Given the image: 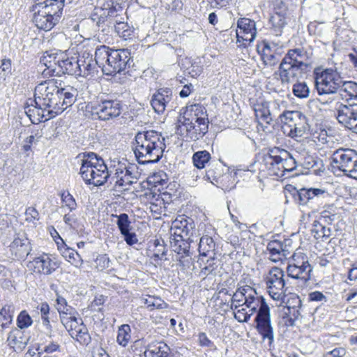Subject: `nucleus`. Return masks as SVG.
<instances>
[{
	"label": "nucleus",
	"instance_id": "nucleus-8",
	"mask_svg": "<svg viewBox=\"0 0 357 357\" xmlns=\"http://www.w3.org/2000/svg\"><path fill=\"white\" fill-rule=\"evenodd\" d=\"M312 268L309 264L306 255L302 252L294 253L287 267L288 277L296 281L301 289L307 287L311 279Z\"/></svg>",
	"mask_w": 357,
	"mask_h": 357
},
{
	"label": "nucleus",
	"instance_id": "nucleus-41",
	"mask_svg": "<svg viewBox=\"0 0 357 357\" xmlns=\"http://www.w3.org/2000/svg\"><path fill=\"white\" fill-rule=\"evenodd\" d=\"M192 162L197 169H203L211 159V154L207 151H199L192 155Z\"/></svg>",
	"mask_w": 357,
	"mask_h": 357
},
{
	"label": "nucleus",
	"instance_id": "nucleus-59",
	"mask_svg": "<svg viewBox=\"0 0 357 357\" xmlns=\"http://www.w3.org/2000/svg\"><path fill=\"white\" fill-rule=\"evenodd\" d=\"M267 250L270 254L276 253L277 255H281L282 252V242L278 240L271 241L267 245Z\"/></svg>",
	"mask_w": 357,
	"mask_h": 357
},
{
	"label": "nucleus",
	"instance_id": "nucleus-22",
	"mask_svg": "<svg viewBox=\"0 0 357 357\" xmlns=\"http://www.w3.org/2000/svg\"><path fill=\"white\" fill-rule=\"evenodd\" d=\"M237 43L239 46L246 47L255 38L257 35L256 23L248 18H241L237 22Z\"/></svg>",
	"mask_w": 357,
	"mask_h": 357
},
{
	"label": "nucleus",
	"instance_id": "nucleus-25",
	"mask_svg": "<svg viewBox=\"0 0 357 357\" xmlns=\"http://www.w3.org/2000/svg\"><path fill=\"white\" fill-rule=\"evenodd\" d=\"M169 242L172 251L180 256L178 259L180 265L185 266V261L188 262V260H185V258L192 255L190 248V243L192 242V240L178 236L176 234V236L171 235Z\"/></svg>",
	"mask_w": 357,
	"mask_h": 357
},
{
	"label": "nucleus",
	"instance_id": "nucleus-12",
	"mask_svg": "<svg viewBox=\"0 0 357 357\" xmlns=\"http://www.w3.org/2000/svg\"><path fill=\"white\" fill-rule=\"evenodd\" d=\"M31 11L33 13V22L35 25L45 31H50L57 24L62 15L43 3L42 0H37L32 6Z\"/></svg>",
	"mask_w": 357,
	"mask_h": 357
},
{
	"label": "nucleus",
	"instance_id": "nucleus-52",
	"mask_svg": "<svg viewBox=\"0 0 357 357\" xmlns=\"http://www.w3.org/2000/svg\"><path fill=\"white\" fill-rule=\"evenodd\" d=\"M61 346L57 342H50L48 344H41L37 348L38 354L41 355L43 353L52 354L56 351H60Z\"/></svg>",
	"mask_w": 357,
	"mask_h": 357
},
{
	"label": "nucleus",
	"instance_id": "nucleus-16",
	"mask_svg": "<svg viewBox=\"0 0 357 357\" xmlns=\"http://www.w3.org/2000/svg\"><path fill=\"white\" fill-rule=\"evenodd\" d=\"M208 121H189L186 119H178L176 133L186 140L196 141L202 138L208 131Z\"/></svg>",
	"mask_w": 357,
	"mask_h": 357
},
{
	"label": "nucleus",
	"instance_id": "nucleus-56",
	"mask_svg": "<svg viewBox=\"0 0 357 357\" xmlns=\"http://www.w3.org/2000/svg\"><path fill=\"white\" fill-rule=\"evenodd\" d=\"M119 167L115 169V173L109 176V182L110 183H114V185L121 187V178H123V174H125L126 166L123 167L120 164L118 165Z\"/></svg>",
	"mask_w": 357,
	"mask_h": 357
},
{
	"label": "nucleus",
	"instance_id": "nucleus-1",
	"mask_svg": "<svg viewBox=\"0 0 357 357\" xmlns=\"http://www.w3.org/2000/svg\"><path fill=\"white\" fill-rule=\"evenodd\" d=\"M245 291V305L251 311L252 314L257 312L255 318L256 329L263 341H268L269 347L274 342V331L271 321L270 308L265 301V298L259 295L256 290L251 287Z\"/></svg>",
	"mask_w": 357,
	"mask_h": 357
},
{
	"label": "nucleus",
	"instance_id": "nucleus-62",
	"mask_svg": "<svg viewBox=\"0 0 357 357\" xmlns=\"http://www.w3.org/2000/svg\"><path fill=\"white\" fill-rule=\"evenodd\" d=\"M322 23H319L316 21L311 22L308 26L307 29L310 35L319 36L322 33L321 25Z\"/></svg>",
	"mask_w": 357,
	"mask_h": 357
},
{
	"label": "nucleus",
	"instance_id": "nucleus-34",
	"mask_svg": "<svg viewBox=\"0 0 357 357\" xmlns=\"http://www.w3.org/2000/svg\"><path fill=\"white\" fill-rule=\"evenodd\" d=\"M10 251L16 257L22 258L27 256L30 251V243L25 235L15 238L10 245Z\"/></svg>",
	"mask_w": 357,
	"mask_h": 357
},
{
	"label": "nucleus",
	"instance_id": "nucleus-46",
	"mask_svg": "<svg viewBox=\"0 0 357 357\" xmlns=\"http://www.w3.org/2000/svg\"><path fill=\"white\" fill-rule=\"evenodd\" d=\"M135 167L130 166L126 167L125 174H123V178H121V187L126 188L136 183L137 179V172H135Z\"/></svg>",
	"mask_w": 357,
	"mask_h": 357
},
{
	"label": "nucleus",
	"instance_id": "nucleus-42",
	"mask_svg": "<svg viewBox=\"0 0 357 357\" xmlns=\"http://www.w3.org/2000/svg\"><path fill=\"white\" fill-rule=\"evenodd\" d=\"M312 234L317 240H322L328 238L331 235V230L329 227H326L321 225L319 222L314 221L313 223V229Z\"/></svg>",
	"mask_w": 357,
	"mask_h": 357
},
{
	"label": "nucleus",
	"instance_id": "nucleus-5",
	"mask_svg": "<svg viewBox=\"0 0 357 357\" xmlns=\"http://www.w3.org/2000/svg\"><path fill=\"white\" fill-rule=\"evenodd\" d=\"M111 172L103 159L96 153L89 152L84 154L79 174L86 184L102 185L109 180Z\"/></svg>",
	"mask_w": 357,
	"mask_h": 357
},
{
	"label": "nucleus",
	"instance_id": "nucleus-39",
	"mask_svg": "<svg viewBox=\"0 0 357 357\" xmlns=\"http://www.w3.org/2000/svg\"><path fill=\"white\" fill-rule=\"evenodd\" d=\"M7 342L10 347L22 349L26 347L28 340L24 337L23 332L20 329L15 328L9 333Z\"/></svg>",
	"mask_w": 357,
	"mask_h": 357
},
{
	"label": "nucleus",
	"instance_id": "nucleus-23",
	"mask_svg": "<svg viewBox=\"0 0 357 357\" xmlns=\"http://www.w3.org/2000/svg\"><path fill=\"white\" fill-rule=\"evenodd\" d=\"M174 95L170 88L158 89L151 96V105L158 114H162L167 108L173 107Z\"/></svg>",
	"mask_w": 357,
	"mask_h": 357
},
{
	"label": "nucleus",
	"instance_id": "nucleus-28",
	"mask_svg": "<svg viewBox=\"0 0 357 357\" xmlns=\"http://www.w3.org/2000/svg\"><path fill=\"white\" fill-rule=\"evenodd\" d=\"M186 119L195 121H208L206 108L200 104L187 105L185 111L178 119Z\"/></svg>",
	"mask_w": 357,
	"mask_h": 357
},
{
	"label": "nucleus",
	"instance_id": "nucleus-14",
	"mask_svg": "<svg viewBox=\"0 0 357 357\" xmlns=\"http://www.w3.org/2000/svg\"><path fill=\"white\" fill-rule=\"evenodd\" d=\"M331 164L346 176L357 180V153L354 150H336L331 156Z\"/></svg>",
	"mask_w": 357,
	"mask_h": 357
},
{
	"label": "nucleus",
	"instance_id": "nucleus-51",
	"mask_svg": "<svg viewBox=\"0 0 357 357\" xmlns=\"http://www.w3.org/2000/svg\"><path fill=\"white\" fill-rule=\"evenodd\" d=\"M284 152L286 153V157H284V159L281 160L283 176H284L285 172H291L296 167V162L290 153L284 149Z\"/></svg>",
	"mask_w": 357,
	"mask_h": 357
},
{
	"label": "nucleus",
	"instance_id": "nucleus-35",
	"mask_svg": "<svg viewBox=\"0 0 357 357\" xmlns=\"http://www.w3.org/2000/svg\"><path fill=\"white\" fill-rule=\"evenodd\" d=\"M33 264L38 272L45 275L52 274L59 267L57 262L50 259L47 255L35 258Z\"/></svg>",
	"mask_w": 357,
	"mask_h": 357
},
{
	"label": "nucleus",
	"instance_id": "nucleus-2",
	"mask_svg": "<svg viewBox=\"0 0 357 357\" xmlns=\"http://www.w3.org/2000/svg\"><path fill=\"white\" fill-rule=\"evenodd\" d=\"M134 153L139 164L158 162L166 148L161 133L153 130L139 132L135 137Z\"/></svg>",
	"mask_w": 357,
	"mask_h": 357
},
{
	"label": "nucleus",
	"instance_id": "nucleus-50",
	"mask_svg": "<svg viewBox=\"0 0 357 357\" xmlns=\"http://www.w3.org/2000/svg\"><path fill=\"white\" fill-rule=\"evenodd\" d=\"M117 218L116 225L121 234L130 231V221L128 215L126 213H121L120 215H114Z\"/></svg>",
	"mask_w": 357,
	"mask_h": 357
},
{
	"label": "nucleus",
	"instance_id": "nucleus-47",
	"mask_svg": "<svg viewBox=\"0 0 357 357\" xmlns=\"http://www.w3.org/2000/svg\"><path fill=\"white\" fill-rule=\"evenodd\" d=\"M293 94L298 98H307L310 96V90L305 82H297L292 87Z\"/></svg>",
	"mask_w": 357,
	"mask_h": 357
},
{
	"label": "nucleus",
	"instance_id": "nucleus-48",
	"mask_svg": "<svg viewBox=\"0 0 357 357\" xmlns=\"http://www.w3.org/2000/svg\"><path fill=\"white\" fill-rule=\"evenodd\" d=\"M130 327L128 324H123L121 326L118 331L117 342L123 346L126 347L130 340Z\"/></svg>",
	"mask_w": 357,
	"mask_h": 357
},
{
	"label": "nucleus",
	"instance_id": "nucleus-15",
	"mask_svg": "<svg viewBox=\"0 0 357 357\" xmlns=\"http://www.w3.org/2000/svg\"><path fill=\"white\" fill-rule=\"evenodd\" d=\"M265 282L269 295L275 301L282 300L288 291V280L280 268L272 267L265 277Z\"/></svg>",
	"mask_w": 357,
	"mask_h": 357
},
{
	"label": "nucleus",
	"instance_id": "nucleus-21",
	"mask_svg": "<svg viewBox=\"0 0 357 357\" xmlns=\"http://www.w3.org/2000/svg\"><path fill=\"white\" fill-rule=\"evenodd\" d=\"M280 105L278 102L261 100L254 105L255 116L260 123L271 124L273 118L279 116Z\"/></svg>",
	"mask_w": 357,
	"mask_h": 357
},
{
	"label": "nucleus",
	"instance_id": "nucleus-32",
	"mask_svg": "<svg viewBox=\"0 0 357 357\" xmlns=\"http://www.w3.org/2000/svg\"><path fill=\"white\" fill-rule=\"evenodd\" d=\"M215 243L212 237L208 235L201 237L198 248L199 258L197 263L202 266L204 262V258L208 256H215Z\"/></svg>",
	"mask_w": 357,
	"mask_h": 357
},
{
	"label": "nucleus",
	"instance_id": "nucleus-57",
	"mask_svg": "<svg viewBox=\"0 0 357 357\" xmlns=\"http://www.w3.org/2000/svg\"><path fill=\"white\" fill-rule=\"evenodd\" d=\"M96 268L99 271H104L110 266L111 261L107 254L100 255L97 257L96 261Z\"/></svg>",
	"mask_w": 357,
	"mask_h": 357
},
{
	"label": "nucleus",
	"instance_id": "nucleus-37",
	"mask_svg": "<svg viewBox=\"0 0 357 357\" xmlns=\"http://www.w3.org/2000/svg\"><path fill=\"white\" fill-rule=\"evenodd\" d=\"M29 101H30V103L27 102V105L24 107V109L26 114L33 123L35 119L38 121H45L51 119L46 116L47 111H45L42 107H39L34 102H31L30 100H29Z\"/></svg>",
	"mask_w": 357,
	"mask_h": 357
},
{
	"label": "nucleus",
	"instance_id": "nucleus-33",
	"mask_svg": "<svg viewBox=\"0 0 357 357\" xmlns=\"http://www.w3.org/2000/svg\"><path fill=\"white\" fill-rule=\"evenodd\" d=\"M340 87L338 89L340 94L345 104L355 103L357 106V84L354 82H345L342 80Z\"/></svg>",
	"mask_w": 357,
	"mask_h": 357
},
{
	"label": "nucleus",
	"instance_id": "nucleus-27",
	"mask_svg": "<svg viewBox=\"0 0 357 357\" xmlns=\"http://www.w3.org/2000/svg\"><path fill=\"white\" fill-rule=\"evenodd\" d=\"M262 51V59L265 65L271 66H275L279 62L283 52L282 46H278L274 43H265Z\"/></svg>",
	"mask_w": 357,
	"mask_h": 357
},
{
	"label": "nucleus",
	"instance_id": "nucleus-11",
	"mask_svg": "<svg viewBox=\"0 0 357 357\" xmlns=\"http://www.w3.org/2000/svg\"><path fill=\"white\" fill-rule=\"evenodd\" d=\"M314 77L316 89L320 96L336 93L342 80L337 70L331 68H315Z\"/></svg>",
	"mask_w": 357,
	"mask_h": 357
},
{
	"label": "nucleus",
	"instance_id": "nucleus-45",
	"mask_svg": "<svg viewBox=\"0 0 357 357\" xmlns=\"http://www.w3.org/2000/svg\"><path fill=\"white\" fill-rule=\"evenodd\" d=\"M182 68L185 73L192 77L199 76L202 72V67L197 63H192L188 59H185L182 63Z\"/></svg>",
	"mask_w": 357,
	"mask_h": 357
},
{
	"label": "nucleus",
	"instance_id": "nucleus-4",
	"mask_svg": "<svg viewBox=\"0 0 357 357\" xmlns=\"http://www.w3.org/2000/svg\"><path fill=\"white\" fill-rule=\"evenodd\" d=\"M95 56L102 64V70L107 75L121 73L130 66V52L126 49H110L105 45L97 47Z\"/></svg>",
	"mask_w": 357,
	"mask_h": 357
},
{
	"label": "nucleus",
	"instance_id": "nucleus-61",
	"mask_svg": "<svg viewBox=\"0 0 357 357\" xmlns=\"http://www.w3.org/2000/svg\"><path fill=\"white\" fill-rule=\"evenodd\" d=\"M252 314H248L245 308L238 309L234 312V318L238 322H247L250 319Z\"/></svg>",
	"mask_w": 357,
	"mask_h": 357
},
{
	"label": "nucleus",
	"instance_id": "nucleus-7",
	"mask_svg": "<svg viewBox=\"0 0 357 357\" xmlns=\"http://www.w3.org/2000/svg\"><path fill=\"white\" fill-rule=\"evenodd\" d=\"M57 82L52 79L42 82L35 87L34 100H31L39 107H44L48 105L50 99L58 91L63 93L64 98L62 103L67 106H72L76 101L78 92L76 89L71 86L60 88L57 85Z\"/></svg>",
	"mask_w": 357,
	"mask_h": 357
},
{
	"label": "nucleus",
	"instance_id": "nucleus-13",
	"mask_svg": "<svg viewBox=\"0 0 357 357\" xmlns=\"http://www.w3.org/2000/svg\"><path fill=\"white\" fill-rule=\"evenodd\" d=\"M119 11L121 9L120 7L117 9L113 1L105 3L104 7L100 9V13H95L92 18L96 22L98 31L105 35L112 33L119 20H123V17L119 13Z\"/></svg>",
	"mask_w": 357,
	"mask_h": 357
},
{
	"label": "nucleus",
	"instance_id": "nucleus-43",
	"mask_svg": "<svg viewBox=\"0 0 357 357\" xmlns=\"http://www.w3.org/2000/svg\"><path fill=\"white\" fill-rule=\"evenodd\" d=\"M14 307L12 305H6L0 311V323L2 328H7L13 321Z\"/></svg>",
	"mask_w": 357,
	"mask_h": 357
},
{
	"label": "nucleus",
	"instance_id": "nucleus-29",
	"mask_svg": "<svg viewBox=\"0 0 357 357\" xmlns=\"http://www.w3.org/2000/svg\"><path fill=\"white\" fill-rule=\"evenodd\" d=\"M55 233L56 234L58 238L61 241L59 242L55 240L57 244L58 249L60 251L62 256L75 267L80 266L83 262L80 255L78 254L77 251L67 246V245L64 243L63 240L60 237V236L56 231Z\"/></svg>",
	"mask_w": 357,
	"mask_h": 357
},
{
	"label": "nucleus",
	"instance_id": "nucleus-58",
	"mask_svg": "<svg viewBox=\"0 0 357 357\" xmlns=\"http://www.w3.org/2000/svg\"><path fill=\"white\" fill-rule=\"evenodd\" d=\"M11 61L9 59H3L0 61V79H5L6 77L11 73Z\"/></svg>",
	"mask_w": 357,
	"mask_h": 357
},
{
	"label": "nucleus",
	"instance_id": "nucleus-17",
	"mask_svg": "<svg viewBox=\"0 0 357 357\" xmlns=\"http://www.w3.org/2000/svg\"><path fill=\"white\" fill-rule=\"evenodd\" d=\"M292 196L294 202L300 206L314 208L321 200L328 196V192L321 188H303L294 190Z\"/></svg>",
	"mask_w": 357,
	"mask_h": 357
},
{
	"label": "nucleus",
	"instance_id": "nucleus-49",
	"mask_svg": "<svg viewBox=\"0 0 357 357\" xmlns=\"http://www.w3.org/2000/svg\"><path fill=\"white\" fill-rule=\"evenodd\" d=\"M154 248L153 250V257L157 260H161L166 255L167 248L165 245L164 240L157 238L153 241Z\"/></svg>",
	"mask_w": 357,
	"mask_h": 357
},
{
	"label": "nucleus",
	"instance_id": "nucleus-38",
	"mask_svg": "<svg viewBox=\"0 0 357 357\" xmlns=\"http://www.w3.org/2000/svg\"><path fill=\"white\" fill-rule=\"evenodd\" d=\"M114 31L125 40H132L136 36L135 28L126 22L124 17L123 20H119Z\"/></svg>",
	"mask_w": 357,
	"mask_h": 357
},
{
	"label": "nucleus",
	"instance_id": "nucleus-19",
	"mask_svg": "<svg viewBox=\"0 0 357 357\" xmlns=\"http://www.w3.org/2000/svg\"><path fill=\"white\" fill-rule=\"evenodd\" d=\"M79 321L80 323L75 316L72 315L61 317V322L69 332L70 336L81 344L88 345L91 342V336L82 320L80 319Z\"/></svg>",
	"mask_w": 357,
	"mask_h": 357
},
{
	"label": "nucleus",
	"instance_id": "nucleus-26",
	"mask_svg": "<svg viewBox=\"0 0 357 357\" xmlns=\"http://www.w3.org/2000/svg\"><path fill=\"white\" fill-rule=\"evenodd\" d=\"M63 98V93H61V91L56 92L50 99L49 104L45 105V106L43 107L45 111H47L46 116L48 118L52 119L70 107L62 103Z\"/></svg>",
	"mask_w": 357,
	"mask_h": 357
},
{
	"label": "nucleus",
	"instance_id": "nucleus-63",
	"mask_svg": "<svg viewBox=\"0 0 357 357\" xmlns=\"http://www.w3.org/2000/svg\"><path fill=\"white\" fill-rule=\"evenodd\" d=\"M198 342L200 346L212 347L214 344L211 341L205 333H199L198 335Z\"/></svg>",
	"mask_w": 357,
	"mask_h": 357
},
{
	"label": "nucleus",
	"instance_id": "nucleus-6",
	"mask_svg": "<svg viewBox=\"0 0 357 357\" xmlns=\"http://www.w3.org/2000/svg\"><path fill=\"white\" fill-rule=\"evenodd\" d=\"M40 64L46 67L43 71L45 76H77V56L69 57L64 52L47 51L40 59Z\"/></svg>",
	"mask_w": 357,
	"mask_h": 357
},
{
	"label": "nucleus",
	"instance_id": "nucleus-3",
	"mask_svg": "<svg viewBox=\"0 0 357 357\" xmlns=\"http://www.w3.org/2000/svg\"><path fill=\"white\" fill-rule=\"evenodd\" d=\"M312 51L310 48L303 47L289 50L280 63L278 75L282 84H287L296 77L300 70L307 67V62L311 59Z\"/></svg>",
	"mask_w": 357,
	"mask_h": 357
},
{
	"label": "nucleus",
	"instance_id": "nucleus-31",
	"mask_svg": "<svg viewBox=\"0 0 357 357\" xmlns=\"http://www.w3.org/2000/svg\"><path fill=\"white\" fill-rule=\"evenodd\" d=\"M173 224L174 228L173 235L177 234L178 236L191 239L190 237L195 231V224L192 219L181 218V220L176 219Z\"/></svg>",
	"mask_w": 357,
	"mask_h": 357
},
{
	"label": "nucleus",
	"instance_id": "nucleus-10",
	"mask_svg": "<svg viewBox=\"0 0 357 357\" xmlns=\"http://www.w3.org/2000/svg\"><path fill=\"white\" fill-rule=\"evenodd\" d=\"M279 117L283 133L291 138L303 136L310 128L307 117L300 111H284Z\"/></svg>",
	"mask_w": 357,
	"mask_h": 357
},
{
	"label": "nucleus",
	"instance_id": "nucleus-30",
	"mask_svg": "<svg viewBox=\"0 0 357 357\" xmlns=\"http://www.w3.org/2000/svg\"><path fill=\"white\" fill-rule=\"evenodd\" d=\"M287 24L286 13L284 11L274 12L268 20L271 33L275 36H280Z\"/></svg>",
	"mask_w": 357,
	"mask_h": 357
},
{
	"label": "nucleus",
	"instance_id": "nucleus-44",
	"mask_svg": "<svg viewBox=\"0 0 357 357\" xmlns=\"http://www.w3.org/2000/svg\"><path fill=\"white\" fill-rule=\"evenodd\" d=\"M142 301L150 310H153L154 309H165L168 307V304L159 297L149 296L148 298H143Z\"/></svg>",
	"mask_w": 357,
	"mask_h": 357
},
{
	"label": "nucleus",
	"instance_id": "nucleus-36",
	"mask_svg": "<svg viewBox=\"0 0 357 357\" xmlns=\"http://www.w3.org/2000/svg\"><path fill=\"white\" fill-rule=\"evenodd\" d=\"M170 349L163 342H151L146 348L144 357H168Z\"/></svg>",
	"mask_w": 357,
	"mask_h": 357
},
{
	"label": "nucleus",
	"instance_id": "nucleus-20",
	"mask_svg": "<svg viewBox=\"0 0 357 357\" xmlns=\"http://www.w3.org/2000/svg\"><path fill=\"white\" fill-rule=\"evenodd\" d=\"M336 119L345 128L357 134V109L355 103H340L336 108Z\"/></svg>",
	"mask_w": 357,
	"mask_h": 357
},
{
	"label": "nucleus",
	"instance_id": "nucleus-18",
	"mask_svg": "<svg viewBox=\"0 0 357 357\" xmlns=\"http://www.w3.org/2000/svg\"><path fill=\"white\" fill-rule=\"evenodd\" d=\"M284 149L274 147L268 151L263 157L261 167L271 176L283 177L281 160L286 157Z\"/></svg>",
	"mask_w": 357,
	"mask_h": 357
},
{
	"label": "nucleus",
	"instance_id": "nucleus-40",
	"mask_svg": "<svg viewBox=\"0 0 357 357\" xmlns=\"http://www.w3.org/2000/svg\"><path fill=\"white\" fill-rule=\"evenodd\" d=\"M201 271L199 273L200 276L206 277L209 275H215V271L218 268V265L215 262V256H208V258L201 266Z\"/></svg>",
	"mask_w": 357,
	"mask_h": 357
},
{
	"label": "nucleus",
	"instance_id": "nucleus-9",
	"mask_svg": "<svg viewBox=\"0 0 357 357\" xmlns=\"http://www.w3.org/2000/svg\"><path fill=\"white\" fill-rule=\"evenodd\" d=\"M91 116L94 119L109 121L118 117L122 110L121 101L112 99L108 96H100L88 105Z\"/></svg>",
	"mask_w": 357,
	"mask_h": 357
},
{
	"label": "nucleus",
	"instance_id": "nucleus-60",
	"mask_svg": "<svg viewBox=\"0 0 357 357\" xmlns=\"http://www.w3.org/2000/svg\"><path fill=\"white\" fill-rule=\"evenodd\" d=\"M247 288H251V287L248 286V285H245V286L240 287L237 289V290L233 294L232 298H231L233 303H241L243 301V300L245 301L244 293H245V291H247V289H246Z\"/></svg>",
	"mask_w": 357,
	"mask_h": 357
},
{
	"label": "nucleus",
	"instance_id": "nucleus-64",
	"mask_svg": "<svg viewBox=\"0 0 357 357\" xmlns=\"http://www.w3.org/2000/svg\"><path fill=\"white\" fill-rule=\"evenodd\" d=\"M121 235L123 236L125 241L129 245H132L137 243L138 241L136 234L134 232H130V231L123 233Z\"/></svg>",
	"mask_w": 357,
	"mask_h": 357
},
{
	"label": "nucleus",
	"instance_id": "nucleus-54",
	"mask_svg": "<svg viewBox=\"0 0 357 357\" xmlns=\"http://www.w3.org/2000/svg\"><path fill=\"white\" fill-rule=\"evenodd\" d=\"M56 305H57V310L58 312L60 314V318L61 317H67V315L69 314H70V310H71V307L67 305L66 300L60 296H58L56 298Z\"/></svg>",
	"mask_w": 357,
	"mask_h": 357
},
{
	"label": "nucleus",
	"instance_id": "nucleus-55",
	"mask_svg": "<svg viewBox=\"0 0 357 357\" xmlns=\"http://www.w3.org/2000/svg\"><path fill=\"white\" fill-rule=\"evenodd\" d=\"M61 198L64 206L67 207L70 211L76 209L77 203L73 196L69 192H63L61 195Z\"/></svg>",
	"mask_w": 357,
	"mask_h": 357
},
{
	"label": "nucleus",
	"instance_id": "nucleus-24",
	"mask_svg": "<svg viewBox=\"0 0 357 357\" xmlns=\"http://www.w3.org/2000/svg\"><path fill=\"white\" fill-rule=\"evenodd\" d=\"M77 76L86 77L89 75H94L97 72V66L102 68V64L98 62L97 58L93 59L89 53H83L77 56Z\"/></svg>",
	"mask_w": 357,
	"mask_h": 357
},
{
	"label": "nucleus",
	"instance_id": "nucleus-53",
	"mask_svg": "<svg viewBox=\"0 0 357 357\" xmlns=\"http://www.w3.org/2000/svg\"><path fill=\"white\" fill-rule=\"evenodd\" d=\"M32 319L26 311H22L17 318V325L20 329L26 328L32 324Z\"/></svg>",
	"mask_w": 357,
	"mask_h": 357
}]
</instances>
